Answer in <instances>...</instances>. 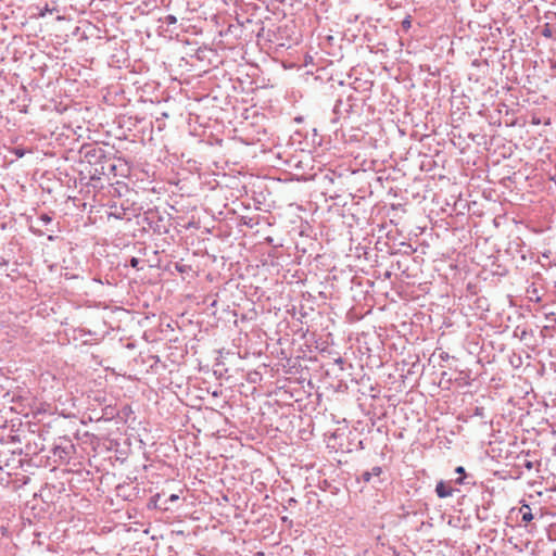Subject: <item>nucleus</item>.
Returning a JSON list of instances; mask_svg holds the SVG:
<instances>
[{"label": "nucleus", "instance_id": "obj_1", "mask_svg": "<svg viewBox=\"0 0 556 556\" xmlns=\"http://www.w3.org/2000/svg\"><path fill=\"white\" fill-rule=\"evenodd\" d=\"M437 495L441 498L448 497L453 494V490L451 486L445 484L443 481H440L435 486Z\"/></svg>", "mask_w": 556, "mask_h": 556}, {"label": "nucleus", "instance_id": "obj_2", "mask_svg": "<svg viewBox=\"0 0 556 556\" xmlns=\"http://www.w3.org/2000/svg\"><path fill=\"white\" fill-rule=\"evenodd\" d=\"M381 472H382L381 467L376 466L370 471L364 472L363 479H364V481L369 482L372 477H379Z\"/></svg>", "mask_w": 556, "mask_h": 556}, {"label": "nucleus", "instance_id": "obj_3", "mask_svg": "<svg viewBox=\"0 0 556 556\" xmlns=\"http://www.w3.org/2000/svg\"><path fill=\"white\" fill-rule=\"evenodd\" d=\"M525 508H526V511H523L521 509V511H522V520L527 521V522L531 521L533 519V515L530 511V507L529 506H525Z\"/></svg>", "mask_w": 556, "mask_h": 556}, {"label": "nucleus", "instance_id": "obj_4", "mask_svg": "<svg viewBox=\"0 0 556 556\" xmlns=\"http://www.w3.org/2000/svg\"><path fill=\"white\" fill-rule=\"evenodd\" d=\"M410 25H412V22H410L409 17H406V18L402 22V26H403V28H405V29H408V28L410 27Z\"/></svg>", "mask_w": 556, "mask_h": 556}, {"label": "nucleus", "instance_id": "obj_5", "mask_svg": "<svg viewBox=\"0 0 556 556\" xmlns=\"http://www.w3.org/2000/svg\"><path fill=\"white\" fill-rule=\"evenodd\" d=\"M167 20H168V23H169V24H173V23H175V22H176V17H175V16H173V15H169V16L167 17Z\"/></svg>", "mask_w": 556, "mask_h": 556}, {"label": "nucleus", "instance_id": "obj_6", "mask_svg": "<svg viewBox=\"0 0 556 556\" xmlns=\"http://www.w3.org/2000/svg\"><path fill=\"white\" fill-rule=\"evenodd\" d=\"M178 498H179V496H178V495H176V494H172V495L169 496V501H170V502H175V501H177Z\"/></svg>", "mask_w": 556, "mask_h": 556}, {"label": "nucleus", "instance_id": "obj_7", "mask_svg": "<svg viewBox=\"0 0 556 556\" xmlns=\"http://www.w3.org/2000/svg\"><path fill=\"white\" fill-rule=\"evenodd\" d=\"M455 471H456L457 473H464L465 469H464V467L459 466V467H457V468L455 469Z\"/></svg>", "mask_w": 556, "mask_h": 556}, {"label": "nucleus", "instance_id": "obj_8", "mask_svg": "<svg viewBox=\"0 0 556 556\" xmlns=\"http://www.w3.org/2000/svg\"><path fill=\"white\" fill-rule=\"evenodd\" d=\"M138 264V260L137 258H132L131 260V266L136 267Z\"/></svg>", "mask_w": 556, "mask_h": 556}]
</instances>
